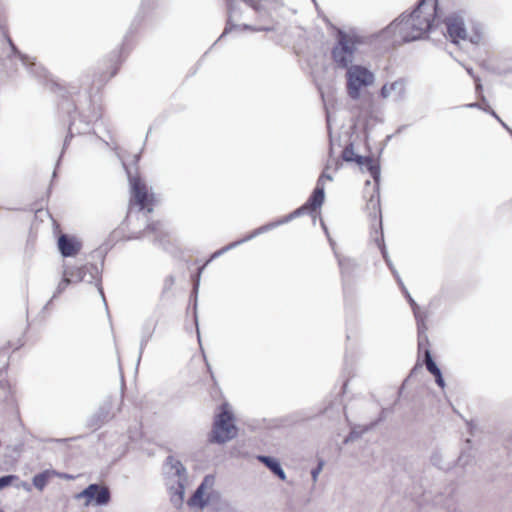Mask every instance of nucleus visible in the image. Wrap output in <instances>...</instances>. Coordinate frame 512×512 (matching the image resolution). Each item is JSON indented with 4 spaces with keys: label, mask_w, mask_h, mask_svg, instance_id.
Wrapping results in <instances>:
<instances>
[{
    "label": "nucleus",
    "mask_w": 512,
    "mask_h": 512,
    "mask_svg": "<svg viewBox=\"0 0 512 512\" xmlns=\"http://www.w3.org/2000/svg\"><path fill=\"white\" fill-rule=\"evenodd\" d=\"M401 87H402V84H401V83H399V82H394V83H392V84L390 85V89H392V90H395V89H397V88H399V90H400V89H401Z\"/></svg>",
    "instance_id": "obj_39"
},
{
    "label": "nucleus",
    "mask_w": 512,
    "mask_h": 512,
    "mask_svg": "<svg viewBox=\"0 0 512 512\" xmlns=\"http://www.w3.org/2000/svg\"><path fill=\"white\" fill-rule=\"evenodd\" d=\"M22 61H27V58L25 56H21L20 58Z\"/></svg>",
    "instance_id": "obj_50"
},
{
    "label": "nucleus",
    "mask_w": 512,
    "mask_h": 512,
    "mask_svg": "<svg viewBox=\"0 0 512 512\" xmlns=\"http://www.w3.org/2000/svg\"><path fill=\"white\" fill-rule=\"evenodd\" d=\"M197 305V298H195V302H194V306L196 307Z\"/></svg>",
    "instance_id": "obj_55"
},
{
    "label": "nucleus",
    "mask_w": 512,
    "mask_h": 512,
    "mask_svg": "<svg viewBox=\"0 0 512 512\" xmlns=\"http://www.w3.org/2000/svg\"><path fill=\"white\" fill-rule=\"evenodd\" d=\"M416 374V364L411 368L410 373L408 377L404 380L401 387L398 390V400L396 401L395 405H398L401 403L402 400H406L409 397V393L407 392L408 386L413 381L414 376Z\"/></svg>",
    "instance_id": "obj_19"
},
{
    "label": "nucleus",
    "mask_w": 512,
    "mask_h": 512,
    "mask_svg": "<svg viewBox=\"0 0 512 512\" xmlns=\"http://www.w3.org/2000/svg\"><path fill=\"white\" fill-rule=\"evenodd\" d=\"M131 189L130 205L135 204L139 207V211L144 210L152 201V195L149 194L147 185L142 181L138 174H133L132 171L123 164Z\"/></svg>",
    "instance_id": "obj_7"
},
{
    "label": "nucleus",
    "mask_w": 512,
    "mask_h": 512,
    "mask_svg": "<svg viewBox=\"0 0 512 512\" xmlns=\"http://www.w3.org/2000/svg\"><path fill=\"white\" fill-rule=\"evenodd\" d=\"M99 293L101 294L103 300L105 301L104 292L101 286L98 287Z\"/></svg>",
    "instance_id": "obj_44"
},
{
    "label": "nucleus",
    "mask_w": 512,
    "mask_h": 512,
    "mask_svg": "<svg viewBox=\"0 0 512 512\" xmlns=\"http://www.w3.org/2000/svg\"><path fill=\"white\" fill-rule=\"evenodd\" d=\"M145 209H147V212H148V213H151V212L153 211V208H152V207H150L149 205H148Z\"/></svg>",
    "instance_id": "obj_48"
},
{
    "label": "nucleus",
    "mask_w": 512,
    "mask_h": 512,
    "mask_svg": "<svg viewBox=\"0 0 512 512\" xmlns=\"http://www.w3.org/2000/svg\"><path fill=\"white\" fill-rule=\"evenodd\" d=\"M319 179H321V183H324L323 182V179H327L329 181L332 180V176L327 174L325 171L321 174V176L319 177Z\"/></svg>",
    "instance_id": "obj_38"
},
{
    "label": "nucleus",
    "mask_w": 512,
    "mask_h": 512,
    "mask_svg": "<svg viewBox=\"0 0 512 512\" xmlns=\"http://www.w3.org/2000/svg\"><path fill=\"white\" fill-rule=\"evenodd\" d=\"M71 138H72V134H70V135L66 136V138H65V140H64L63 148H65V147L68 145V143H69V141H70V139H71Z\"/></svg>",
    "instance_id": "obj_40"
},
{
    "label": "nucleus",
    "mask_w": 512,
    "mask_h": 512,
    "mask_svg": "<svg viewBox=\"0 0 512 512\" xmlns=\"http://www.w3.org/2000/svg\"><path fill=\"white\" fill-rule=\"evenodd\" d=\"M110 405H102L90 419L91 427H100L110 419Z\"/></svg>",
    "instance_id": "obj_18"
},
{
    "label": "nucleus",
    "mask_w": 512,
    "mask_h": 512,
    "mask_svg": "<svg viewBox=\"0 0 512 512\" xmlns=\"http://www.w3.org/2000/svg\"><path fill=\"white\" fill-rule=\"evenodd\" d=\"M305 213H308V208L303 204L302 206H300L299 208L294 210L292 213H290L288 216H286L285 219L283 221H281L280 223L288 222V221H290L298 216H301Z\"/></svg>",
    "instance_id": "obj_28"
},
{
    "label": "nucleus",
    "mask_w": 512,
    "mask_h": 512,
    "mask_svg": "<svg viewBox=\"0 0 512 512\" xmlns=\"http://www.w3.org/2000/svg\"><path fill=\"white\" fill-rule=\"evenodd\" d=\"M9 44L11 46V48L15 51L16 50V47L14 46V44L12 43V41L9 39Z\"/></svg>",
    "instance_id": "obj_47"
},
{
    "label": "nucleus",
    "mask_w": 512,
    "mask_h": 512,
    "mask_svg": "<svg viewBox=\"0 0 512 512\" xmlns=\"http://www.w3.org/2000/svg\"><path fill=\"white\" fill-rule=\"evenodd\" d=\"M436 8L437 0H421L418 2V39L421 33H426L431 29Z\"/></svg>",
    "instance_id": "obj_9"
},
{
    "label": "nucleus",
    "mask_w": 512,
    "mask_h": 512,
    "mask_svg": "<svg viewBox=\"0 0 512 512\" xmlns=\"http://www.w3.org/2000/svg\"><path fill=\"white\" fill-rule=\"evenodd\" d=\"M195 321L197 322L198 321V318H197V315L195 314Z\"/></svg>",
    "instance_id": "obj_56"
},
{
    "label": "nucleus",
    "mask_w": 512,
    "mask_h": 512,
    "mask_svg": "<svg viewBox=\"0 0 512 512\" xmlns=\"http://www.w3.org/2000/svg\"><path fill=\"white\" fill-rule=\"evenodd\" d=\"M464 107H466V108H479V109H483L484 111L489 112L497 120L500 119V117L490 107L485 108V107H482L481 105H479L478 103H469V104H466Z\"/></svg>",
    "instance_id": "obj_30"
},
{
    "label": "nucleus",
    "mask_w": 512,
    "mask_h": 512,
    "mask_svg": "<svg viewBox=\"0 0 512 512\" xmlns=\"http://www.w3.org/2000/svg\"><path fill=\"white\" fill-rule=\"evenodd\" d=\"M335 164H336V169L339 168V166L341 165L340 162L338 160H335Z\"/></svg>",
    "instance_id": "obj_49"
},
{
    "label": "nucleus",
    "mask_w": 512,
    "mask_h": 512,
    "mask_svg": "<svg viewBox=\"0 0 512 512\" xmlns=\"http://www.w3.org/2000/svg\"><path fill=\"white\" fill-rule=\"evenodd\" d=\"M347 67V92L352 99L357 100L360 97L361 88L374 82V75L366 66Z\"/></svg>",
    "instance_id": "obj_6"
},
{
    "label": "nucleus",
    "mask_w": 512,
    "mask_h": 512,
    "mask_svg": "<svg viewBox=\"0 0 512 512\" xmlns=\"http://www.w3.org/2000/svg\"><path fill=\"white\" fill-rule=\"evenodd\" d=\"M58 249L63 257H73L80 251L82 244L75 237L61 234L58 238Z\"/></svg>",
    "instance_id": "obj_14"
},
{
    "label": "nucleus",
    "mask_w": 512,
    "mask_h": 512,
    "mask_svg": "<svg viewBox=\"0 0 512 512\" xmlns=\"http://www.w3.org/2000/svg\"><path fill=\"white\" fill-rule=\"evenodd\" d=\"M0 512H4V511L0 509Z\"/></svg>",
    "instance_id": "obj_57"
},
{
    "label": "nucleus",
    "mask_w": 512,
    "mask_h": 512,
    "mask_svg": "<svg viewBox=\"0 0 512 512\" xmlns=\"http://www.w3.org/2000/svg\"><path fill=\"white\" fill-rule=\"evenodd\" d=\"M197 291H198V283H197V284H195V285H194V287H193V292H194L195 294H197Z\"/></svg>",
    "instance_id": "obj_45"
},
{
    "label": "nucleus",
    "mask_w": 512,
    "mask_h": 512,
    "mask_svg": "<svg viewBox=\"0 0 512 512\" xmlns=\"http://www.w3.org/2000/svg\"><path fill=\"white\" fill-rule=\"evenodd\" d=\"M245 29H249L250 27L248 25L243 26Z\"/></svg>",
    "instance_id": "obj_54"
},
{
    "label": "nucleus",
    "mask_w": 512,
    "mask_h": 512,
    "mask_svg": "<svg viewBox=\"0 0 512 512\" xmlns=\"http://www.w3.org/2000/svg\"><path fill=\"white\" fill-rule=\"evenodd\" d=\"M214 483L215 477L211 474L206 475L192 496L188 499L187 504L190 507L204 509L207 506L206 490L212 488Z\"/></svg>",
    "instance_id": "obj_11"
},
{
    "label": "nucleus",
    "mask_w": 512,
    "mask_h": 512,
    "mask_svg": "<svg viewBox=\"0 0 512 512\" xmlns=\"http://www.w3.org/2000/svg\"><path fill=\"white\" fill-rule=\"evenodd\" d=\"M446 38L454 45H460L462 42H470L478 45L483 40V29L480 24H474L469 32L466 27L464 17L460 13H452L444 20Z\"/></svg>",
    "instance_id": "obj_3"
},
{
    "label": "nucleus",
    "mask_w": 512,
    "mask_h": 512,
    "mask_svg": "<svg viewBox=\"0 0 512 512\" xmlns=\"http://www.w3.org/2000/svg\"><path fill=\"white\" fill-rule=\"evenodd\" d=\"M466 70H467V73L469 75H471V77L474 78L475 84H476V90L478 91V90L482 89L480 78L474 74L473 69L472 68H467Z\"/></svg>",
    "instance_id": "obj_35"
},
{
    "label": "nucleus",
    "mask_w": 512,
    "mask_h": 512,
    "mask_svg": "<svg viewBox=\"0 0 512 512\" xmlns=\"http://www.w3.org/2000/svg\"><path fill=\"white\" fill-rule=\"evenodd\" d=\"M396 278H397V281H398V284L402 290V293L405 295V297L407 298L410 306H411V309H412V312H413V315L414 317L416 318V301L414 300V298L411 296V294L409 293V291L407 290V288L404 286L403 282L401 281V279L399 278L398 275H395Z\"/></svg>",
    "instance_id": "obj_24"
},
{
    "label": "nucleus",
    "mask_w": 512,
    "mask_h": 512,
    "mask_svg": "<svg viewBox=\"0 0 512 512\" xmlns=\"http://www.w3.org/2000/svg\"><path fill=\"white\" fill-rule=\"evenodd\" d=\"M185 494L184 483L179 480V495H171V502L175 508H180L183 504Z\"/></svg>",
    "instance_id": "obj_25"
},
{
    "label": "nucleus",
    "mask_w": 512,
    "mask_h": 512,
    "mask_svg": "<svg viewBox=\"0 0 512 512\" xmlns=\"http://www.w3.org/2000/svg\"><path fill=\"white\" fill-rule=\"evenodd\" d=\"M71 283V279L68 277V276H63V279L59 282L58 286H57V289L55 291V293L53 294L52 298L50 301H52L53 299H55L58 295H60L65 289L66 287Z\"/></svg>",
    "instance_id": "obj_27"
},
{
    "label": "nucleus",
    "mask_w": 512,
    "mask_h": 512,
    "mask_svg": "<svg viewBox=\"0 0 512 512\" xmlns=\"http://www.w3.org/2000/svg\"><path fill=\"white\" fill-rule=\"evenodd\" d=\"M325 200L324 183L318 179L317 185L304 205L308 208V214H312L322 206Z\"/></svg>",
    "instance_id": "obj_15"
},
{
    "label": "nucleus",
    "mask_w": 512,
    "mask_h": 512,
    "mask_svg": "<svg viewBox=\"0 0 512 512\" xmlns=\"http://www.w3.org/2000/svg\"><path fill=\"white\" fill-rule=\"evenodd\" d=\"M18 477L16 475H4L0 477V491L4 488L12 485V483L17 480Z\"/></svg>",
    "instance_id": "obj_29"
},
{
    "label": "nucleus",
    "mask_w": 512,
    "mask_h": 512,
    "mask_svg": "<svg viewBox=\"0 0 512 512\" xmlns=\"http://www.w3.org/2000/svg\"><path fill=\"white\" fill-rule=\"evenodd\" d=\"M98 274V268L97 266L91 264L89 266H82L77 268H71V269H64L63 276H68L72 281L80 282V281H87L89 283H92L93 280L96 278V275Z\"/></svg>",
    "instance_id": "obj_13"
},
{
    "label": "nucleus",
    "mask_w": 512,
    "mask_h": 512,
    "mask_svg": "<svg viewBox=\"0 0 512 512\" xmlns=\"http://www.w3.org/2000/svg\"><path fill=\"white\" fill-rule=\"evenodd\" d=\"M175 279L172 275H169L164 280L163 292H166L172 288L174 285Z\"/></svg>",
    "instance_id": "obj_33"
},
{
    "label": "nucleus",
    "mask_w": 512,
    "mask_h": 512,
    "mask_svg": "<svg viewBox=\"0 0 512 512\" xmlns=\"http://www.w3.org/2000/svg\"><path fill=\"white\" fill-rule=\"evenodd\" d=\"M153 331H154V329H153L152 331H150V332L148 333V335H144V336L142 337V339H141V343H140V355L142 354L144 347L147 345L148 340L151 338V336H152V334H153Z\"/></svg>",
    "instance_id": "obj_36"
},
{
    "label": "nucleus",
    "mask_w": 512,
    "mask_h": 512,
    "mask_svg": "<svg viewBox=\"0 0 512 512\" xmlns=\"http://www.w3.org/2000/svg\"><path fill=\"white\" fill-rule=\"evenodd\" d=\"M416 6L409 14L403 13L389 26L382 30L375 38V41L383 42L384 49H389L403 43L416 40Z\"/></svg>",
    "instance_id": "obj_2"
},
{
    "label": "nucleus",
    "mask_w": 512,
    "mask_h": 512,
    "mask_svg": "<svg viewBox=\"0 0 512 512\" xmlns=\"http://www.w3.org/2000/svg\"><path fill=\"white\" fill-rule=\"evenodd\" d=\"M318 90H319V92H320V94H321L322 100L325 102V93H324V91H323L322 87H321V86H318Z\"/></svg>",
    "instance_id": "obj_41"
},
{
    "label": "nucleus",
    "mask_w": 512,
    "mask_h": 512,
    "mask_svg": "<svg viewBox=\"0 0 512 512\" xmlns=\"http://www.w3.org/2000/svg\"><path fill=\"white\" fill-rule=\"evenodd\" d=\"M423 363H424L426 370L435 378L436 384L440 388L444 389L445 381H444L441 369L439 368L437 363L433 360L432 355L429 350H425Z\"/></svg>",
    "instance_id": "obj_16"
},
{
    "label": "nucleus",
    "mask_w": 512,
    "mask_h": 512,
    "mask_svg": "<svg viewBox=\"0 0 512 512\" xmlns=\"http://www.w3.org/2000/svg\"><path fill=\"white\" fill-rule=\"evenodd\" d=\"M343 161L345 162H355L358 166L365 167L367 171L371 174L372 178L374 179L377 187L374 190V193L370 196V199L367 202L366 208L369 212V216H372L374 219L378 218V224L379 228L381 230L380 232V238L375 237V242L377 243L378 247L381 250V253L388 265H390L386 248L384 245L383 240V232H382V219H381V211H380V199H379V192H378V184L380 180V165L378 162L374 161V159L370 156H362L359 154H356L354 152L353 144L350 143L347 145L341 155Z\"/></svg>",
    "instance_id": "obj_1"
},
{
    "label": "nucleus",
    "mask_w": 512,
    "mask_h": 512,
    "mask_svg": "<svg viewBox=\"0 0 512 512\" xmlns=\"http://www.w3.org/2000/svg\"><path fill=\"white\" fill-rule=\"evenodd\" d=\"M498 121H499V122L501 123V125H502V126H503V127H504L508 132H509V129H510V128L507 126V124H506L505 122H503L501 119H499Z\"/></svg>",
    "instance_id": "obj_43"
},
{
    "label": "nucleus",
    "mask_w": 512,
    "mask_h": 512,
    "mask_svg": "<svg viewBox=\"0 0 512 512\" xmlns=\"http://www.w3.org/2000/svg\"><path fill=\"white\" fill-rule=\"evenodd\" d=\"M323 461H320L318 466L313 468L312 471H311V476H312V479L314 482L317 481V478H318V475L319 473L321 472L322 468H323Z\"/></svg>",
    "instance_id": "obj_34"
},
{
    "label": "nucleus",
    "mask_w": 512,
    "mask_h": 512,
    "mask_svg": "<svg viewBox=\"0 0 512 512\" xmlns=\"http://www.w3.org/2000/svg\"><path fill=\"white\" fill-rule=\"evenodd\" d=\"M50 478L49 471H43L33 477V485L40 491L44 489Z\"/></svg>",
    "instance_id": "obj_22"
},
{
    "label": "nucleus",
    "mask_w": 512,
    "mask_h": 512,
    "mask_svg": "<svg viewBox=\"0 0 512 512\" xmlns=\"http://www.w3.org/2000/svg\"><path fill=\"white\" fill-rule=\"evenodd\" d=\"M233 421L234 415L228 409V404H222L221 411L216 415L213 423L210 442L224 444L225 442L233 439L237 434V428Z\"/></svg>",
    "instance_id": "obj_5"
},
{
    "label": "nucleus",
    "mask_w": 512,
    "mask_h": 512,
    "mask_svg": "<svg viewBox=\"0 0 512 512\" xmlns=\"http://www.w3.org/2000/svg\"><path fill=\"white\" fill-rule=\"evenodd\" d=\"M270 226H274V225L272 224V225H269V226H264V227L259 228V229H258V230H256L252 235H249L248 237H246V238H244V239H242V240H239V241H236V242H233V243L229 244L228 246L224 247V248H223L222 250H220L219 252L215 253L213 256L215 257V256H217L218 254H221V253H222V252H224V251H227V250H229V249H231V248L236 247V246H237L238 244H240V243H243V242H245V241H247V240L252 239L255 235L259 234L260 232L267 230Z\"/></svg>",
    "instance_id": "obj_23"
},
{
    "label": "nucleus",
    "mask_w": 512,
    "mask_h": 512,
    "mask_svg": "<svg viewBox=\"0 0 512 512\" xmlns=\"http://www.w3.org/2000/svg\"><path fill=\"white\" fill-rule=\"evenodd\" d=\"M471 460L472 456L466 452H463L458 458V463L462 466H466L471 462Z\"/></svg>",
    "instance_id": "obj_32"
},
{
    "label": "nucleus",
    "mask_w": 512,
    "mask_h": 512,
    "mask_svg": "<svg viewBox=\"0 0 512 512\" xmlns=\"http://www.w3.org/2000/svg\"><path fill=\"white\" fill-rule=\"evenodd\" d=\"M336 40L332 49L335 64H353L356 55L361 52V47L367 44L365 37L341 29L337 31Z\"/></svg>",
    "instance_id": "obj_4"
},
{
    "label": "nucleus",
    "mask_w": 512,
    "mask_h": 512,
    "mask_svg": "<svg viewBox=\"0 0 512 512\" xmlns=\"http://www.w3.org/2000/svg\"><path fill=\"white\" fill-rule=\"evenodd\" d=\"M365 184L370 185L371 184L370 180H367Z\"/></svg>",
    "instance_id": "obj_52"
},
{
    "label": "nucleus",
    "mask_w": 512,
    "mask_h": 512,
    "mask_svg": "<svg viewBox=\"0 0 512 512\" xmlns=\"http://www.w3.org/2000/svg\"><path fill=\"white\" fill-rule=\"evenodd\" d=\"M76 498H85L86 505L93 503L97 506H104L111 501V491L106 485L93 483L89 484L84 490L77 494Z\"/></svg>",
    "instance_id": "obj_8"
},
{
    "label": "nucleus",
    "mask_w": 512,
    "mask_h": 512,
    "mask_svg": "<svg viewBox=\"0 0 512 512\" xmlns=\"http://www.w3.org/2000/svg\"><path fill=\"white\" fill-rule=\"evenodd\" d=\"M145 232L155 234V242L162 244L167 237V233L163 230L161 222H153L147 225Z\"/></svg>",
    "instance_id": "obj_20"
},
{
    "label": "nucleus",
    "mask_w": 512,
    "mask_h": 512,
    "mask_svg": "<svg viewBox=\"0 0 512 512\" xmlns=\"http://www.w3.org/2000/svg\"><path fill=\"white\" fill-rule=\"evenodd\" d=\"M366 431V429L364 430H357L356 428H353L349 434L345 437L344 439V444H348V443H351V442H354L356 441L357 439H359L363 433Z\"/></svg>",
    "instance_id": "obj_26"
},
{
    "label": "nucleus",
    "mask_w": 512,
    "mask_h": 512,
    "mask_svg": "<svg viewBox=\"0 0 512 512\" xmlns=\"http://www.w3.org/2000/svg\"><path fill=\"white\" fill-rule=\"evenodd\" d=\"M139 160V156H135V162Z\"/></svg>",
    "instance_id": "obj_53"
},
{
    "label": "nucleus",
    "mask_w": 512,
    "mask_h": 512,
    "mask_svg": "<svg viewBox=\"0 0 512 512\" xmlns=\"http://www.w3.org/2000/svg\"><path fill=\"white\" fill-rule=\"evenodd\" d=\"M220 499V493L215 490H211L206 494L207 505L212 504Z\"/></svg>",
    "instance_id": "obj_31"
},
{
    "label": "nucleus",
    "mask_w": 512,
    "mask_h": 512,
    "mask_svg": "<svg viewBox=\"0 0 512 512\" xmlns=\"http://www.w3.org/2000/svg\"><path fill=\"white\" fill-rule=\"evenodd\" d=\"M62 477L65 478V479H72L73 478V476L68 475V474H64Z\"/></svg>",
    "instance_id": "obj_46"
},
{
    "label": "nucleus",
    "mask_w": 512,
    "mask_h": 512,
    "mask_svg": "<svg viewBox=\"0 0 512 512\" xmlns=\"http://www.w3.org/2000/svg\"><path fill=\"white\" fill-rule=\"evenodd\" d=\"M321 225L323 226V228L326 230V227H325V224L323 221H321Z\"/></svg>",
    "instance_id": "obj_51"
},
{
    "label": "nucleus",
    "mask_w": 512,
    "mask_h": 512,
    "mask_svg": "<svg viewBox=\"0 0 512 512\" xmlns=\"http://www.w3.org/2000/svg\"><path fill=\"white\" fill-rule=\"evenodd\" d=\"M29 67L31 68V73L35 75L39 79L40 83H42L50 91L58 93L63 97L66 95V93H68L67 89L63 87L60 82L53 78L45 66L38 65Z\"/></svg>",
    "instance_id": "obj_10"
},
{
    "label": "nucleus",
    "mask_w": 512,
    "mask_h": 512,
    "mask_svg": "<svg viewBox=\"0 0 512 512\" xmlns=\"http://www.w3.org/2000/svg\"><path fill=\"white\" fill-rule=\"evenodd\" d=\"M244 3L248 7L257 10L258 5L254 0H227V6H228V21L227 25L225 27L224 32L222 33L221 37H224L227 33L232 31L234 28L238 27V25L234 24L233 21L235 19H238L241 11H240V4Z\"/></svg>",
    "instance_id": "obj_12"
},
{
    "label": "nucleus",
    "mask_w": 512,
    "mask_h": 512,
    "mask_svg": "<svg viewBox=\"0 0 512 512\" xmlns=\"http://www.w3.org/2000/svg\"><path fill=\"white\" fill-rule=\"evenodd\" d=\"M172 495H179V480L177 481V487L175 488V491L172 493Z\"/></svg>",
    "instance_id": "obj_42"
},
{
    "label": "nucleus",
    "mask_w": 512,
    "mask_h": 512,
    "mask_svg": "<svg viewBox=\"0 0 512 512\" xmlns=\"http://www.w3.org/2000/svg\"><path fill=\"white\" fill-rule=\"evenodd\" d=\"M166 465L169 466L171 470H174V474L179 477V480L185 476L186 468L179 460L174 459L173 456L167 457Z\"/></svg>",
    "instance_id": "obj_21"
},
{
    "label": "nucleus",
    "mask_w": 512,
    "mask_h": 512,
    "mask_svg": "<svg viewBox=\"0 0 512 512\" xmlns=\"http://www.w3.org/2000/svg\"><path fill=\"white\" fill-rule=\"evenodd\" d=\"M257 459L263 463L275 476H277L281 480L286 479V474L281 467V464L278 459L272 456L259 455Z\"/></svg>",
    "instance_id": "obj_17"
},
{
    "label": "nucleus",
    "mask_w": 512,
    "mask_h": 512,
    "mask_svg": "<svg viewBox=\"0 0 512 512\" xmlns=\"http://www.w3.org/2000/svg\"><path fill=\"white\" fill-rule=\"evenodd\" d=\"M392 89H390V86L384 85L381 89V95L383 98H387L391 95Z\"/></svg>",
    "instance_id": "obj_37"
}]
</instances>
